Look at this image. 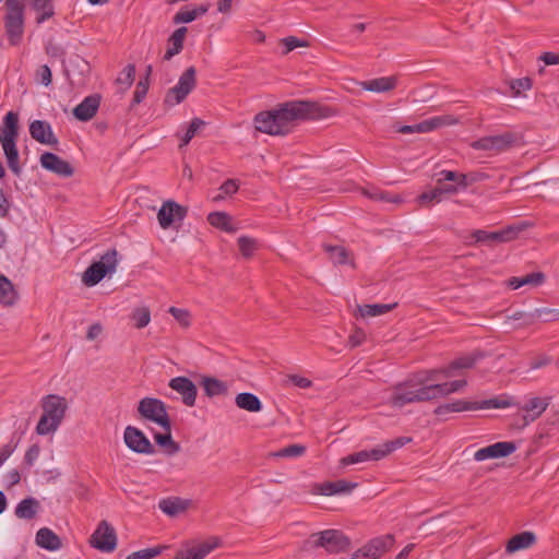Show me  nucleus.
I'll return each instance as SVG.
<instances>
[{
	"mask_svg": "<svg viewBox=\"0 0 559 559\" xmlns=\"http://www.w3.org/2000/svg\"><path fill=\"white\" fill-rule=\"evenodd\" d=\"M519 144H521V135L508 131L501 134L483 136L473 142L472 147L475 150L500 153Z\"/></svg>",
	"mask_w": 559,
	"mask_h": 559,
	"instance_id": "nucleus-9",
	"label": "nucleus"
},
{
	"mask_svg": "<svg viewBox=\"0 0 559 559\" xmlns=\"http://www.w3.org/2000/svg\"><path fill=\"white\" fill-rule=\"evenodd\" d=\"M484 355L479 352L473 353L467 356L460 357L449 364L448 367L443 368L444 377H453L454 371L459 369H469L481 358Z\"/></svg>",
	"mask_w": 559,
	"mask_h": 559,
	"instance_id": "nucleus-28",
	"label": "nucleus"
},
{
	"mask_svg": "<svg viewBox=\"0 0 559 559\" xmlns=\"http://www.w3.org/2000/svg\"><path fill=\"white\" fill-rule=\"evenodd\" d=\"M17 298L19 295L12 282L0 274V304L3 306H12L16 302Z\"/></svg>",
	"mask_w": 559,
	"mask_h": 559,
	"instance_id": "nucleus-37",
	"label": "nucleus"
},
{
	"mask_svg": "<svg viewBox=\"0 0 559 559\" xmlns=\"http://www.w3.org/2000/svg\"><path fill=\"white\" fill-rule=\"evenodd\" d=\"M323 249L329 253L330 260L334 265L350 264L355 266L354 261L349 259V252L342 246L323 245Z\"/></svg>",
	"mask_w": 559,
	"mask_h": 559,
	"instance_id": "nucleus-35",
	"label": "nucleus"
},
{
	"mask_svg": "<svg viewBox=\"0 0 559 559\" xmlns=\"http://www.w3.org/2000/svg\"><path fill=\"white\" fill-rule=\"evenodd\" d=\"M195 19H197V14L194 13L193 9L188 10L187 8H183L175 14L173 22L175 24L191 23Z\"/></svg>",
	"mask_w": 559,
	"mask_h": 559,
	"instance_id": "nucleus-59",
	"label": "nucleus"
},
{
	"mask_svg": "<svg viewBox=\"0 0 559 559\" xmlns=\"http://www.w3.org/2000/svg\"><path fill=\"white\" fill-rule=\"evenodd\" d=\"M509 87L513 96H519L521 95L522 91L531 90L532 80L528 76L514 79L509 82Z\"/></svg>",
	"mask_w": 559,
	"mask_h": 559,
	"instance_id": "nucleus-51",
	"label": "nucleus"
},
{
	"mask_svg": "<svg viewBox=\"0 0 559 559\" xmlns=\"http://www.w3.org/2000/svg\"><path fill=\"white\" fill-rule=\"evenodd\" d=\"M413 439L411 437H399L393 440H389L383 444H380L371 450H361L352 453L341 460L343 465L358 464L367 461H380L394 452L395 450L411 443Z\"/></svg>",
	"mask_w": 559,
	"mask_h": 559,
	"instance_id": "nucleus-6",
	"label": "nucleus"
},
{
	"mask_svg": "<svg viewBox=\"0 0 559 559\" xmlns=\"http://www.w3.org/2000/svg\"><path fill=\"white\" fill-rule=\"evenodd\" d=\"M154 440L157 445L165 449L168 455H174L180 451V444L176 442L171 437V427L169 430H165L164 433L155 432Z\"/></svg>",
	"mask_w": 559,
	"mask_h": 559,
	"instance_id": "nucleus-38",
	"label": "nucleus"
},
{
	"mask_svg": "<svg viewBox=\"0 0 559 559\" xmlns=\"http://www.w3.org/2000/svg\"><path fill=\"white\" fill-rule=\"evenodd\" d=\"M90 544L103 552L114 551L117 547L115 528L106 520L100 521L90 537Z\"/></svg>",
	"mask_w": 559,
	"mask_h": 559,
	"instance_id": "nucleus-11",
	"label": "nucleus"
},
{
	"mask_svg": "<svg viewBox=\"0 0 559 559\" xmlns=\"http://www.w3.org/2000/svg\"><path fill=\"white\" fill-rule=\"evenodd\" d=\"M531 224L527 222H521L519 224L510 225L501 230L497 231H487L483 229H476L472 233V237L475 239V242H486V243H501L508 242L518 237V235L525 230Z\"/></svg>",
	"mask_w": 559,
	"mask_h": 559,
	"instance_id": "nucleus-10",
	"label": "nucleus"
},
{
	"mask_svg": "<svg viewBox=\"0 0 559 559\" xmlns=\"http://www.w3.org/2000/svg\"><path fill=\"white\" fill-rule=\"evenodd\" d=\"M187 207L175 201H166L157 213V218L163 229L169 228L176 221L181 222L187 215Z\"/></svg>",
	"mask_w": 559,
	"mask_h": 559,
	"instance_id": "nucleus-14",
	"label": "nucleus"
},
{
	"mask_svg": "<svg viewBox=\"0 0 559 559\" xmlns=\"http://www.w3.org/2000/svg\"><path fill=\"white\" fill-rule=\"evenodd\" d=\"M548 403L540 397H532L522 409L525 413H530L538 418L547 408Z\"/></svg>",
	"mask_w": 559,
	"mask_h": 559,
	"instance_id": "nucleus-46",
	"label": "nucleus"
},
{
	"mask_svg": "<svg viewBox=\"0 0 559 559\" xmlns=\"http://www.w3.org/2000/svg\"><path fill=\"white\" fill-rule=\"evenodd\" d=\"M40 165L46 170L64 178H69L74 174V168L69 162L51 152H45L40 155Z\"/></svg>",
	"mask_w": 559,
	"mask_h": 559,
	"instance_id": "nucleus-15",
	"label": "nucleus"
},
{
	"mask_svg": "<svg viewBox=\"0 0 559 559\" xmlns=\"http://www.w3.org/2000/svg\"><path fill=\"white\" fill-rule=\"evenodd\" d=\"M35 81L40 85L49 86L52 82L51 69L47 64L38 67L35 72Z\"/></svg>",
	"mask_w": 559,
	"mask_h": 559,
	"instance_id": "nucleus-56",
	"label": "nucleus"
},
{
	"mask_svg": "<svg viewBox=\"0 0 559 559\" xmlns=\"http://www.w3.org/2000/svg\"><path fill=\"white\" fill-rule=\"evenodd\" d=\"M114 273L110 267H106L103 263L93 262L83 273L82 281L88 286L97 285L107 274Z\"/></svg>",
	"mask_w": 559,
	"mask_h": 559,
	"instance_id": "nucleus-24",
	"label": "nucleus"
},
{
	"mask_svg": "<svg viewBox=\"0 0 559 559\" xmlns=\"http://www.w3.org/2000/svg\"><path fill=\"white\" fill-rule=\"evenodd\" d=\"M58 425L52 421L48 416L45 414L41 415L39 418V421L36 426V432L40 436H46L50 432H53L58 429Z\"/></svg>",
	"mask_w": 559,
	"mask_h": 559,
	"instance_id": "nucleus-54",
	"label": "nucleus"
},
{
	"mask_svg": "<svg viewBox=\"0 0 559 559\" xmlns=\"http://www.w3.org/2000/svg\"><path fill=\"white\" fill-rule=\"evenodd\" d=\"M516 450V445L512 441H500L488 447L481 448L475 452L476 461H485L488 459L507 457Z\"/></svg>",
	"mask_w": 559,
	"mask_h": 559,
	"instance_id": "nucleus-16",
	"label": "nucleus"
},
{
	"mask_svg": "<svg viewBox=\"0 0 559 559\" xmlns=\"http://www.w3.org/2000/svg\"><path fill=\"white\" fill-rule=\"evenodd\" d=\"M238 247L245 258H250L257 248V241L253 238L241 236L238 238Z\"/></svg>",
	"mask_w": 559,
	"mask_h": 559,
	"instance_id": "nucleus-53",
	"label": "nucleus"
},
{
	"mask_svg": "<svg viewBox=\"0 0 559 559\" xmlns=\"http://www.w3.org/2000/svg\"><path fill=\"white\" fill-rule=\"evenodd\" d=\"M132 319L136 329H143L151 321V312L146 307L136 308L132 313Z\"/></svg>",
	"mask_w": 559,
	"mask_h": 559,
	"instance_id": "nucleus-50",
	"label": "nucleus"
},
{
	"mask_svg": "<svg viewBox=\"0 0 559 559\" xmlns=\"http://www.w3.org/2000/svg\"><path fill=\"white\" fill-rule=\"evenodd\" d=\"M207 222L213 227L227 233H235L236 228L231 225V216L225 212H212L207 215Z\"/></svg>",
	"mask_w": 559,
	"mask_h": 559,
	"instance_id": "nucleus-39",
	"label": "nucleus"
},
{
	"mask_svg": "<svg viewBox=\"0 0 559 559\" xmlns=\"http://www.w3.org/2000/svg\"><path fill=\"white\" fill-rule=\"evenodd\" d=\"M123 440L126 445L135 453L152 455L156 452L155 447L144 432L134 427L127 426L123 432Z\"/></svg>",
	"mask_w": 559,
	"mask_h": 559,
	"instance_id": "nucleus-12",
	"label": "nucleus"
},
{
	"mask_svg": "<svg viewBox=\"0 0 559 559\" xmlns=\"http://www.w3.org/2000/svg\"><path fill=\"white\" fill-rule=\"evenodd\" d=\"M440 374L444 377L443 368L427 370L425 371L424 376H418L415 379L417 381V384H419L420 386L432 385L433 383L430 382L438 380Z\"/></svg>",
	"mask_w": 559,
	"mask_h": 559,
	"instance_id": "nucleus-55",
	"label": "nucleus"
},
{
	"mask_svg": "<svg viewBox=\"0 0 559 559\" xmlns=\"http://www.w3.org/2000/svg\"><path fill=\"white\" fill-rule=\"evenodd\" d=\"M513 405L512 401L504 395L495 396L492 399L484 400V401H465V400H456L451 403L441 404L435 408L433 413L437 416H443L449 413H459L465 411H477V409H488V408H507Z\"/></svg>",
	"mask_w": 559,
	"mask_h": 559,
	"instance_id": "nucleus-5",
	"label": "nucleus"
},
{
	"mask_svg": "<svg viewBox=\"0 0 559 559\" xmlns=\"http://www.w3.org/2000/svg\"><path fill=\"white\" fill-rule=\"evenodd\" d=\"M191 503L192 501L189 499L168 497L158 502V508L168 516L175 518L178 514L186 512L190 508Z\"/></svg>",
	"mask_w": 559,
	"mask_h": 559,
	"instance_id": "nucleus-21",
	"label": "nucleus"
},
{
	"mask_svg": "<svg viewBox=\"0 0 559 559\" xmlns=\"http://www.w3.org/2000/svg\"><path fill=\"white\" fill-rule=\"evenodd\" d=\"M35 543L38 547L49 551H55L62 547L60 537L48 527H41L37 531Z\"/></svg>",
	"mask_w": 559,
	"mask_h": 559,
	"instance_id": "nucleus-23",
	"label": "nucleus"
},
{
	"mask_svg": "<svg viewBox=\"0 0 559 559\" xmlns=\"http://www.w3.org/2000/svg\"><path fill=\"white\" fill-rule=\"evenodd\" d=\"M19 136V114L9 111L3 117V126L0 128V143L2 145L8 167L15 176H21L22 167L19 162L16 141Z\"/></svg>",
	"mask_w": 559,
	"mask_h": 559,
	"instance_id": "nucleus-2",
	"label": "nucleus"
},
{
	"mask_svg": "<svg viewBox=\"0 0 559 559\" xmlns=\"http://www.w3.org/2000/svg\"><path fill=\"white\" fill-rule=\"evenodd\" d=\"M40 452V448L38 444H32L25 455H24V463L28 466H32L34 462L38 459Z\"/></svg>",
	"mask_w": 559,
	"mask_h": 559,
	"instance_id": "nucleus-62",
	"label": "nucleus"
},
{
	"mask_svg": "<svg viewBox=\"0 0 559 559\" xmlns=\"http://www.w3.org/2000/svg\"><path fill=\"white\" fill-rule=\"evenodd\" d=\"M148 87H150L148 81L146 79H140V81L136 83L130 108H133L134 106L142 103V100L145 98V96L148 92Z\"/></svg>",
	"mask_w": 559,
	"mask_h": 559,
	"instance_id": "nucleus-48",
	"label": "nucleus"
},
{
	"mask_svg": "<svg viewBox=\"0 0 559 559\" xmlns=\"http://www.w3.org/2000/svg\"><path fill=\"white\" fill-rule=\"evenodd\" d=\"M396 306H397V302L364 305V306H358V312L362 318L377 317V316H381V314H384V313L393 310Z\"/></svg>",
	"mask_w": 559,
	"mask_h": 559,
	"instance_id": "nucleus-41",
	"label": "nucleus"
},
{
	"mask_svg": "<svg viewBox=\"0 0 559 559\" xmlns=\"http://www.w3.org/2000/svg\"><path fill=\"white\" fill-rule=\"evenodd\" d=\"M559 318V310L552 308H538L533 312H530L527 316V320L525 321V325L534 324L537 320H543L544 322H550L557 320Z\"/></svg>",
	"mask_w": 559,
	"mask_h": 559,
	"instance_id": "nucleus-40",
	"label": "nucleus"
},
{
	"mask_svg": "<svg viewBox=\"0 0 559 559\" xmlns=\"http://www.w3.org/2000/svg\"><path fill=\"white\" fill-rule=\"evenodd\" d=\"M350 559H379L377 554L373 555V551L367 550V544H365L361 548L356 550Z\"/></svg>",
	"mask_w": 559,
	"mask_h": 559,
	"instance_id": "nucleus-64",
	"label": "nucleus"
},
{
	"mask_svg": "<svg viewBox=\"0 0 559 559\" xmlns=\"http://www.w3.org/2000/svg\"><path fill=\"white\" fill-rule=\"evenodd\" d=\"M535 542L536 536L533 532H522L510 538V540L507 544L506 550L507 552L512 554L533 546Z\"/></svg>",
	"mask_w": 559,
	"mask_h": 559,
	"instance_id": "nucleus-30",
	"label": "nucleus"
},
{
	"mask_svg": "<svg viewBox=\"0 0 559 559\" xmlns=\"http://www.w3.org/2000/svg\"><path fill=\"white\" fill-rule=\"evenodd\" d=\"M436 400L432 385L420 386L415 378L397 383L391 396V404L403 407L406 404Z\"/></svg>",
	"mask_w": 559,
	"mask_h": 559,
	"instance_id": "nucleus-4",
	"label": "nucleus"
},
{
	"mask_svg": "<svg viewBox=\"0 0 559 559\" xmlns=\"http://www.w3.org/2000/svg\"><path fill=\"white\" fill-rule=\"evenodd\" d=\"M397 79L395 76H382L361 82L360 85L365 91L384 93L395 88Z\"/></svg>",
	"mask_w": 559,
	"mask_h": 559,
	"instance_id": "nucleus-27",
	"label": "nucleus"
},
{
	"mask_svg": "<svg viewBox=\"0 0 559 559\" xmlns=\"http://www.w3.org/2000/svg\"><path fill=\"white\" fill-rule=\"evenodd\" d=\"M102 96L97 93L86 96L78 106L72 110L73 116L79 121H90L99 108Z\"/></svg>",
	"mask_w": 559,
	"mask_h": 559,
	"instance_id": "nucleus-19",
	"label": "nucleus"
},
{
	"mask_svg": "<svg viewBox=\"0 0 559 559\" xmlns=\"http://www.w3.org/2000/svg\"><path fill=\"white\" fill-rule=\"evenodd\" d=\"M118 251L112 248L107 250L102 257L98 263H103L106 267H110V271L115 272L118 264Z\"/></svg>",
	"mask_w": 559,
	"mask_h": 559,
	"instance_id": "nucleus-58",
	"label": "nucleus"
},
{
	"mask_svg": "<svg viewBox=\"0 0 559 559\" xmlns=\"http://www.w3.org/2000/svg\"><path fill=\"white\" fill-rule=\"evenodd\" d=\"M197 85V70L189 67L180 75L178 83L169 88L165 95L164 104L175 106L182 103Z\"/></svg>",
	"mask_w": 559,
	"mask_h": 559,
	"instance_id": "nucleus-8",
	"label": "nucleus"
},
{
	"mask_svg": "<svg viewBox=\"0 0 559 559\" xmlns=\"http://www.w3.org/2000/svg\"><path fill=\"white\" fill-rule=\"evenodd\" d=\"M40 510V503L33 497L21 500L15 508V516L23 520H33Z\"/></svg>",
	"mask_w": 559,
	"mask_h": 559,
	"instance_id": "nucleus-29",
	"label": "nucleus"
},
{
	"mask_svg": "<svg viewBox=\"0 0 559 559\" xmlns=\"http://www.w3.org/2000/svg\"><path fill=\"white\" fill-rule=\"evenodd\" d=\"M138 413L141 418L150 420L164 430H169L170 418L166 404L156 397H143L138 404Z\"/></svg>",
	"mask_w": 559,
	"mask_h": 559,
	"instance_id": "nucleus-7",
	"label": "nucleus"
},
{
	"mask_svg": "<svg viewBox=\"0 0 559 559\" xmlns=\"http://www.w3.org/2000/svg\"><path fill=\"white\" fill-rule=\"evenodd\" d=\"M442 198L440 195V191L437 189H432L431 191L424 192L418 197V202L420 205L429 206L433 203L441 202Z\"/></svg>",
	"mask_w": 559,
	"mask_h": 559,
	"instance_id": "nucleus-57",
	"label": "nucleus"
},
{
	"mask_svg": "<svg viewBox=\"0 0 559 559\" xmlns=\"http://www.w3.org/2000/svg\"><path fill=\"white\" fill-rule=\"evenodd\" d=\"M466 384V380H454L452 382L437 383L432 384V391L433 394H436V399H439L450 393L460 391Z\"/></svg>",
	"mask_w": 559,
	"mask_h": 559,
	"instance_id": "nucleus-42",
	"label": "nucleus"
},
{
	"mask_svg": "<svg viewBox=\"0 0 559 559\" xmlns=\"http://www.w3.org/2000/svg\"><path fill=\"white\" fill-rule=\"evenodd\" d=\"M253 124L257 131L270 135H281L282 130L278 129V123L274 110H264L258 112L253 118Z\"/></svg>",
	"mask_w": 559,
	"mask_h": 559,
	"instance_id": "nucleus-20",
	"label": "nucleus"
},
{
	"mask_svg": "<svg viewBox=\"0 0 559 559\" xmlns=\"http://www.w3.org/2000/svg\"><path fill=\"white\" fill-rule=\"evenodd\" d=\"M29 134L32 139L40 144L57 146L59 141L53 134L51 126L45 120H34L29 123Z\"/></svg>",
	"mask_w": 559,
	"mask_h": 559,
	"instance_id": "nucleus-18",
	"label": "nucleus"
},
{
	"mask_svg": "<svg viewBox=\"0 0 559 559\" xmlns=\"http://www.w3.org/2000/svg\"><path fill=\"white\" fill-rule=\"evenodd\" d=\"M350 538L340 530H324L319 533H313L307 538L302 546V550H311L317 548H324L329 554L346 552L350 549Z\"/></svg>",
	"mask_w": 559,
	"mask_h": 559,
	"instance_id": "nucleus-3",
	"label": "nucleus"
},
{
	"mask_svg": "<svg viewBox=\"0 0 559 559\" xmlns=\"http://www.w3.org/2000/svg\"><path fill=\"white\" fill-rule=\"evenodd\" d=\"M216 546L217 543L204 542L191 548L178 550L174 559H203Z\"/></svg>",
	"mask_w": 559,
	"mask_h": 559,
	"instance_id": "nucleus-26",
	"label": "nucleus"
},
{
	"mask_svg": "<svg viewBox=\"0 0 559 559\" xmlns=\"http://www.w3.org/2000/svg\"><path fill=\"white\" fill-rule=\"evenodd\" d=\"M282 41L286 48L284 53H288L297 47H308L309 46V44L307 41L300 40L299 38H297L295 36H288V37L282 39Z\"/></svg>",
	"mask_w": 559,
	"mask_h": 559,
	"instance_id": "nucleus-61",
	"label": "nucleus"
},
{
	"mask_svg": "<svg viewBox=\"0 0 559 559\" xmlns=\"http://www.w3.org/2000/svg\"><path fill=\"white\" fill-rule=\"evenodd\" d=\"M205 126V121L200 118H193L181 139L180 147L186 146L198 133V131Z\"/></svg>",
	"mask_w": 559,
	"mask_h": 559,
	"instance_id": "nucleus-47",
	"label": "nucleus"
},
{
	"mask_svg": "<svg viewBox=\"0 0 559 559\" xmlns=\"http://www.w3.org/2000/svg\"><path fill=\"white\" fill-rule=\"evenodd\" d=\"M43 414L48 416L58 426L61 424L66 411L67 402L64 397L59 395L49 394L43 400Z\"/></svg>",
	"mask_w": 559,
	"mask_h": 559,
	"instance_id": "nucleus-17",
	"label": "nucleus"
},
{
	"mask_svg": "<svg viewBox=\"0 0 559 559\" xmlns=\"http://www.w3.org/2000/svg\"><path fill=\"white\" fill-rule=\"evenodd\" d=\"M235 403L239 408L250 413H258L263 407L260 399L255 394L249 392L237 394Z\"/></svg>",
	"mask_w": 559,
	"mask_h": 559,
	"instance_id": "nucleus-33",
	"label": "nucleus"
},
{
	"mask_svg": "<svg viewBox=\"0 0 559 559\" xmlns=\"http://www.w3.org/2000/svg\"><path fill=\"white\" fill-rule=\"evenodd\" d=\"M188 28L186 26H181L177 28L168 38V48L163 57V60L168 61L174 56L181 52L183 49V43L186 38V34Z\"/></svg>",
	"mask_w": 559,
	"mask_h": 559,
	"instance_id": "nucleus-25",
	"label": "nucleus"
},
{
	"mask_svg": "<svg viewBox=\"0 0 559 559\" xmlns=\"http://www.w3.org/2000/svg\"><path fill=\"white\" fill-rule=\"evenodd\" d=\"M488 178V175L480 171H472L468 174H461V181H459V186L462 190L466 189L468 186L486 180Z\"/></svg>",
	"mask_w": 559,
	"mask_h": 559,
	"instance_id": "nucleus-49",
	"label": "nucleus"
},
{
	"mask_svg": "<svg viewBox=\"0 0 559 559\" xmlns=\"http://www.w3.org/2000/svg\"><path fill=\"white\" fill-rule=\"evenodd\" d=\"M168 312L182 325V326H189L190 325V314L189 311L186 309H180L177 307H170Z\"/></svg>",
	"mask_w": 559,
	"mask_h": 559,
	"instance_id": "nucleus-60",
	"label": "nucleus"
},
{
	"mask_svg": "<svg viewBox=\"0 0 559 559\" xmlns=\"http://www.w3.org/2000/svg\"><path fill=\"white\" fill-rule=\"evenodd\" d=\"M366 340V333L361 329H356L348 338L350 348H355L364 343Z\"/></svg>",
	"mask_w": 559,
	"mask_h": 559,
	"instance_id": "nucleus-63",
	"label": "nucleus"
},
{
	"mask_svg": "<svg viewBox=\"0 0 559 559\" xmlns=\"http://www.w3.org/2000/svg\"><path fill=\"white\" fill-rule=\"evenodd\" d=\"M451 123H453V120L450 116L433 117L417 123L416 129L418 133H425Z\"/></svg>",
	"mask_w": 559,
	"mask_h": 559,
	"instance_id": "nucleus-43",
	"label": "nucleus"
},
{
	"mask_svg": "<svg viewBox=\"0 0 559 559\" xmlns=\"http://www.w3.org/2000/svg\"><path fill=\"white\" fill-rule=\"evenodd\" d=\"M168 386L181 395L182 403L192 407L195 405L198 388L192 380L187 377L180 376L170 379Z\"/></svg>",
	"mask_w": 559,
	"mask_h": 559,
	"instance_id": "nucleus-13",
	"label": "nucleus"
},
{
	"mask_svg": "<svg viewBox=\"0 0 559 559\" xmlns=\"http://www.w3.org/2000/svg\"><path fill=\"white\" fill-rule=\"evenodd\" d=\"M307 448L302 444H289L276 452H273L271 455L274 457H298L306 453Z\"/></svg>",
	"mask_w": 559,
	"mask_h": 559,
	"instance_id": "nucleus-45",
	"label": "nucleus"
},
{
	"mask_svg": "<svg viewBox=\"0 0 559 559\" xmlns=\"http://www.w3.org/2000/svg\"><path fill=\"white\" fill-rule=\"evenodd\" d=\"M395 543V537L393 534H386L382 536L374 537L370 539L367 543V550L373 551V555L377 554V556L380 558L385 552H388Z\"/></svg>",
	"mask_w": 559,
	"mask_h": 559,
	"instance_id": "nucleus-31",
	"label": "nucleus"
},
{
	"mask_svg": "<svg viewBox=\"0 0 559 559\" xmlns=\"http://www.w3.org/2000/svg\"><path fill=\"white\" fill-rule=\"evenodd\" d=\"M165 547L145 548L130 554L127 559H153L159 556Z\"/></svg>",
	"mask_w": 559,
	"mask_h": 559,
	"instance_id": "nucleus-52",
	"label": "nucleus"
},
{
	"mask_svg": "<svg viewBox=\"0 0 559 559\" xmlns=\"http://www.w3.org/2000/svg\"><path fill=\"white\" fill-rule=\"evenodd\" d=\"M357 486V483H352L345 479H338L335 481H325L317 485V491L322 496H333L337 493L350 492Z\"/></svg>",
	"mask_w": 559,
	"mask_h": 559,
	"instance_id": "nucleus-22",
	"label": "nucleus"
},
{
	"mask_svg": "<svg viewBox=\"0 0 559 559\" xmlns=\"http://www.w3.org/2000/svg\"><path fill=\"white\" fill-rule=\"evenodd\" d=\"M34 11L38 13L36 23L41 24L55 15L53 0H27Z\"/></svg>",
	"mask_w": 559,
	"mask_h": 559,
	"instance_id": "nucleus-32",
	"label": "nucleus"
},
{
	"mask_svg": "<svg viewBox=\"0 0 559 559\" xmlns=\"http://www.w3.org/2000/svg\"><path fill=\"white\" fill-rule=\"evenodd\" d=\"M135 78V66L130 63L123 68V70L119 73L116 79V83L119 85H123L122 92L128 90L134 82Z\"/></svg>",
	"mask_w": 559,
	"mask_h": 559,
	"instance_id": "nucleus-44",
	"label": "nucleus"
},
{
	"mask_svg": "<svg viewBox=\"0 0 559 559\" xmlns=\"http://www.w3.org/2000/svg\"><path fill=\"white\" fill-rule=\"evenodd\" d=\"M202 385H203L205 395L209 397L228 394V386H227L226 382H224L219 379H216L213 377H203Z\"/></svg>",
	"mask_w": 559,
	"mask_h": 559,
	"instance_id": "nucleus-34",
	"label": "nucleus"
},
{
	"mask_svg": "<svg viewBox=\"0 0 559 559\" xmlns=\"http://www.w3.org/2000/svg\"><path fill=\"white\" fill-rule=\"evenodd\" d=\"M273 110L276 116L278 129L282 130L281 135H285L290 131L289 126L294 121L329 118L336 114V110L332 107L309 100L288 102Z\"/></svg>",
	"mask_w": 559,
	"mask_h": 559,
	"instance_id": "nucleus-1",
	"label": "nucleus"
},
{
	"mask_svg": "<svg viewBox=\"0 0 559 559\" xmlns=\"http://www.w3.org/2000/svg\"><path fill=\"white\" fill-rule=\"evenodd\" d=\"M546 280V275L543 272H533L522 277H511L509 280V287L518 289L525 285L537 287L542 285Z\"/></svg>",
	"mask_w": 559,
	"mask_h": 559,
	"instance_id": "nucleus-36",
	"label": "nucleus"
}]
</instances>
